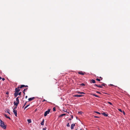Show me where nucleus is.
Wrapping results in <instances>:
<instances>
[{
  "label": "nucleus",
  "instance_id": "obj_1",
  "mask_svg": "<svg viewBox=\"0 0 130 130\" xmlns=\"http://www.w3.org/2000/svg\"><path fill=\"white\" fill-rule=\"evenodd\" d=\"M0 126L3 128L5 129L6 128V126L4 124V122L0 119Z\"/></svg>",
  "mask_w": 130,
  "mask_h": 130
},
{
  "label": "nucleus",
  "instance_id": "obj_2",
  "mask_svg": "<svg viewBox=\"0 0 130 130\" xmlns=\"http://www.w3.org/2000/svg\"><path fill=\"white\" fill-rule=\"evenodd\" d=\"M19 97H17L16 99V102H14V105H16V106H17L18 104L19 103Z\"/></svg>",
  "mask_w": 130,
  "mask_h": 130
},
{
  "label": "nucleus",
  "instance_id": "obj_3",
  "mask_svg": "<svg viewBox=\"0 0 130 130\" xmlns=\"http://www.w3.org/2000/svg\"><path fill=\"white\" fill-rule=\"evenodd\" d=\"M50 109H48V110L47 111H45V112L44 114V117H46L47 114H48L50 111Z\"/></svg>",
  "mask_w": 130,
  "mask_h": 130
},
{
  "label": "nucleus",
  "instance_id": "obj_4",
  "mask_svg": "<svg viewBox=\"0 0 130 130\" xmlns=\"http://www.w3.org/2000/svg\"><path fill=\"white\" fill-rule=\"evenodd\" d=\"M19 86H18V87L16 88L15 89V92L17 93H19V92L20 91V90L19 89Z\"/></svg>",
  "mask_w": 130,
  "mask_h": 130
},
{
  "label": "nucleus",
  "instance_id": "obj_5",
  "mask_svg": "<svg viewBox=\"0 0 130 130\" xmlns=\"http://www.w3.org/2000/svg\"><path fill=\"white\" fill-rule=\"evenodd\" d=\"M13 112L14 113L15 116L17 117V110L14 109H13Z\"/></svg>",
  "mask_w": 130,
  "mask_h": 130
},
{
  "label": "nucleus",
  "instance_id": "obj_6",
  "mask_svg": "<svg viewBox=\"0 0 130 130\" xmlns=\"http://www.w3.org/2000/svg\"><path fill=\"white\" fill-rule=\"evenodd\" d=\"M83 95L82 94H76L74 95V97H81L83 96Z\"/></svg>",
  "mask_w": 130,
  "mask_h": 130
},
{
  "label": "nucleus",
  "instance_id": "obj_7",
  "mask_svg": "<svg viewBox=\"0 0 130 130\" xmlns=\"http://www.w3.org/2000/svg\"><path fill=\"white\" fill-rule=\"evenodd\" d=\"M75 126V124L74 123H73L72 124L71 126V129H73L74 128V127Z\"/></svg>",
  "mask_w": 130,
  "mask_h": 130
},
{
  "label": "nucleus",
  "instance_id": "obj_8",
  "mask_svg": "<svg viewBox=\"0 0 130 130\" xmlns=\"http://www.w3.org/2000/svg\"><path fill=\"white\" fill-rule=\"evenodd\" d=\"M78 73L80 75H84L85 74V72H83L82 71H80L79 72H78Z\"/></svg>",
  "mask_w": 130,
  "mask_h": 130
},
{
  "label": "nucleus",
  "instance_id": "obj_9",
  "mask_svg": "<svg viewBox=\"0 0 130 130\" xmlns=\"http://www.w3.org/2000/svg\"><path fill=\"white\" fill-rule=\"evenodd\" d=\"M90 83H95V81L94 79H92L90 80Z\"/></svg>",
  "mask_w": 130,
  "mask_h": 130
},
{
  "label": "nucleus",
  "instance_id": "obj_10",
  "mask_svg": "<svg viewBox=\"0 0 130 130\" xmlns=\"http://www.w3.org/2000/svg\"><path fill=\"white\" fill-rule=\"evenodd\" d=\"M35 98L34 97H33L32 98H30L28 99V100L29 101H31L33 100L34 99H35Z\"/></svg>",
  "mask_w": 130,
  "mask_h": 130
},
{
  "label": "nucleus",
  "instance_id": "obj_11",
  "mask_svg": "<svg viewBox=\"0 0 130 130\" xmlns=\"http://www.w3.org/2000/svg\"><path fill=\"white\" fill-rule=\"evenodd\" d=\"M18 93L15 92L14 94V95L15 97H16L18 96Z\"/></svg>",
  "mask_w": 130,
  "mask_h": 130
},
{
  "label": "nucleus",
  "instance_id": "obj_12",
  "mask_svg": "<svg viewBox=\"0 0 130 130\" xmlns=\"http://www.w3.org/2000/svg\"><path fill=\"white\" fill-rule=\"evenodd\" d=\"M102 114L105 117H107L108 116V115L106 114L104 112L102 113Z\"/></svg>",
  "mask_w": 130,
  "mask_h": 130
},
{
  "label": "nucleus",
  "instance_id": "obj_13",
  "mask_svg": "<svg viewBox=\"0 0 130 130\" xmlns=\"http://www.w3.org/2000/svg\"><path fill=\"white\" fill-rule=\"evenodd\" d=\"M44 119H43L42 122L41 123V124L42 125H43L44 124Z\"/></svg>",
  "mask_w": 130,
  "mask_h": 130
},
{
  "label": "nucleus",
  "instance_id": "obj_14",
  "mask_svg": "<svg viewBox=\"0 0 130 130\" xmlns=\"http://www.w3.org/2000/svg\"><path fill=\"white\" fill-rule=\"evenodd\" d=\"M25 87V85H21L20 87L19 86L20 88H22Z\"/></svg>",
  "mask_w": 130,
  "mask_h": 130
},
{
  "label": "nucleus",
  "instance_id": "obj_15",
  "mask_svg": "<svg viewBox=\"0 0 130 130\" xmlns=\"http://www.w3.org/2000/svg\"><path fill=\"white\" fill-rule=\"evenodd\" d=\"M92 95H93V96H95V97H98V98H100V97L99 96H98L96 95H95V94H92Z\"/></svg>",
  "mask_w": 130,
  "mask_h": 130
},
{
  "label": "nucleus",
  "instance_id": "obj_16",
  "mask_svg": "<svg viewBox=\"0 0 130 130\" xmlns=\"http://www.w3.org/2000/svg\"><path fill=\"white\" fill-rule=\"evenodd\" d=\"M27 121L29 123H30L31 122V120L30 119H29L27 120Z\"/></svg>",
  "mask_w": 130,
  "mask_h": 130
},
{
  "label": "nucleus",
  "instance_id": "obj_17",
  "mask_svg": "<svg viewBox=\"0 0 130 130\" xmlns=\"http://www.w3.org/2000/svg\"><path fill=\"white\" fill-rule=\"evenodd\" d=\"M66 115V114L64 113H63L62 114H61L60 115V116H59L60 117H61L62 116H65Z\"/></svg>",
  "mask_w": 130,
  "mask_h": 130
},
{
  "label": "nucleus",
  "instance_id": "obj_18",
  "mask_svg": "<svg viewBox=\"0 0 130 130\" xmlns=\"http://www.w3.org/2000/svg\"><path fill=\"white\" fill-rule=\"evenodd\" d=\"M101 85L102 86H104L105 87V86L106 85L104 83H103L102 85Z\"/></svg>",
  "mask_w": 130,
  "mask_h": 130
},
{
  "label": "nucleus",
  "instance_id": "obj_19",
  "mask_svg": "<svg viewBox=\"0 0 130 130\" xmlns=\"http://www.w3.org/2000/svg\"><path fill=\"white\" fill-rule=\"evenodd\" d=\"M98 87L101 88H103V87L101 85H98Z\"/></svg>",
  "mask_w": 130,
  "mask_h": 130
},
{
  "label": "nucleus",
  "instance_id": "obj_20",
  "mask_svg": "<svg viewBox=\"0 0 130 130\" xmlns=\"http://www.w3.org/2000/svg\"><path fill=\"white\" fill-rule=\"evenodd\" d=\"M30 105V104H29L27 106H26L24 108V109H25L26 108H27L28 106H29Z\"/></svg>",
  "mask_w": 130,
  "mask_h": 130
},
{
  "label": "nucleus",
  "instance_id": "obj_21",
  "mask_svg": "<svg viewBox=\"0 0 130 130\" xmlns=\"http://www.w3.org/2000/svg\"><path fill=\"white\" fill-rule=\"evenodd\" d=\"M9 111H10V110L9 109H8L7 111V112L8 113H9V114H10Z\"/></svg>",
  "mask_w": 130,
  "mask_h": 130
},
{
  "label": "nucleus",
  "instance_id": "obj_22",
  "mask_svg": "<svg viewBox=\"0 0 130 130\" xmlns=\"http://www.w3.org/2000/svg\"><path fill=\"white\" fill-rule=\"evenodd\" d=\"M83 112L81 111H78V113L81 115L83 113Z\"/></svg>",
  "mask_w": 130,
  "mask_h": 130
},
{
  "label": "nucleus",
  "instance_id": "obj_23",
  "mask_svg": "<svg viewBox=\"0 0 130 130\" xmlns=\"http://www.w3.org/2000/svg\"><path fill=\"white\" fill-rule=\"evenodd\" d=\"M80 86H84L85 85L84 83H82L80 85Z\"/></svg>",
  "mask_w": 130,
  "mask_h": 130
},
{
  "label": "nucleus",
  "instance_id": "obj_24",
  "mask_svg": "<svg viewBox=\"0 0 130 130\" xmlns=\"http://www.w3.org/2000/svg\"><path fill=\"white\" fill-rule=\"evenodd\" d=\"M27 89H28V88H26V89H24L23 90V91L25 92V91H26Z\"/></svg>",
  "mask_w": 130,
  "mask_h": 130
},
{
  "label": "nucleus",
  "instance_id": "obj_25",
  "mask_svg": "<svg viewBox=\"0 0 130 130\" xmlns=\"http://www.w3.org/2000/svg\"><path fill=\"white\" fill-rule=\"evenodd\" d=\"M95 112L96 113H97V114H100V113L98 112V111H95L94 112Z\"/></svg>",
  "mask_w": 130,
  "mask_h": 130
},
{
  "label": "nucleus",
  "instance_id": "obj_26",
  "mask_svg": "<svg viewBox=\"0 0 130 130\" xmlns=\"http://www.w3.org/2000/svg\"><path fill=\"white\" fill-rule=\"evenodd\" d=\"M53 111H56V109L55 107H54L53 108Z\"/></svg>",
  "mask_w": 130,
  "mask_h": 130
},
{
  "label": "nucleus",
  "instance_id": "obj_27",
  "mask_svg": "<svg viewBox=\"0 0 130 130\" xmlns=\"http://www.w3.org/2000/svg\"><path fill=\"white\" fill-rule=\"evenodd\" d=\"M67 127H69L70 126V125H69V123H68V124H67Z\"/></svg>",
  "mask_w": 130,
  "mask_h": 130
},
{
  "label": "nucleus",
  "instance_id": "obj_28",
  "mask_svg": "<svg viewBox=\"0 0 130 130\" xmlns=\"http://www.w3.org/2000/svg\"><path fill=\"white\" fill-rule=\"evenodd\" d=\"M107 103H108V104H110V105H112V104L111 102H107Z\"/></svg>",
  "mask_w": 130,
  "mask_h": 130
},
{
  "label": "nucleus",
  "instance_id": "obj_29",
  "mask_svg": "<svg viewBox=\"0 0 130 130\" xmlns=\"http://www.w3.org/2000/svg\"><path fill=\"white\" fill-rule=\"evenodd\" d=\"M96 80L98 81H100V79L98 78H96Z\"/></svg>",
  "mask_w": 130,
  "mask_h": 130
},
{
  "label": "nucleus",
  "instance_id": "obj_30",
  "mask_svg": "<svg viewBox=\"0 0 130 130\" xmlns=\"http://www.w3.org/2000/svg\"><path fill=\"white\" fill-rule=\"evenodd\" d=\"M94 117L95 118H99V117L97 116H94Z\"/></svg>",
  "mask_w": 130,
  "mask_h": 130
},
{
  "label": "nucleus",
  "instance_id": "obj_31",
  "mask_svg": "<svg viewBox=\"0 0 130 130\" xmlns=\"http://www.w3.org/2000/svg\"><path fill=\"white\" fill-rule=\"evenodd\" d=\"M96 92L97 93H98V94H101V93L100 92H99V91H96Z\"/></svg>",
  "mask_w": 130,
  "mask_h": 130
},
{
  "label": "nucleus",
  "instance_id": "obj_32",
  "mask_svg": "<svg viewBox=\"0 0 130 130\" xmlns=\"http://www.w3.org/2000/svg\"><path fill=\"white\" fill-rule=\"evenodd\" d=\"M118 110H119V111H120L121 112H122V110L121 109H119Z\"/></svg>",
  "mask_w": 130,
  "mask_h": 130
},
{
  "label": "nucleus",
  "instance_id": "obj_33",
  "mask_svg": "<svg viewBox=\"0 0 130 130\" xmlns=\"http://www.w3.org/2000/svg\"><path fill=\"white\" fill-rule=\"evenodd\" d=\"M4 116H5V117L7 118L8 117V116H7V115L6 114H5L4 115Z\"/></svg>",
  "mask_w": 130,
  "mask_h": 130
},
{
  "label": "nucleus",
  "instance_id": "obj_34",
  "mask_svg": "<svg viewBox=\"0 0 130 130\" xmlns=\"http://www.w3.org/2000/svg\"><path fill=\"white\" fill-rule=\"evenodd\" d=\"M98 85H97V84H95L94 85V86H96L97 87H98Z\"/></svg>",
  "mask_w": 130,
  "mask_h": 130
},
{
  "label": "nucleus",
  "instance_id": "obj_35",
  "mask_svg": "<svg viewBox=\"0 0 130 130\" xmlns=\"http://www.w3.org/2000/svg\"><path fill=\"white\" fill-rule=\"evenodd\" d=\"M21 92H20L19 93H18V94L19 95H21Z\"/></svg>",
  "mask_w": 130,
  "mask_h": 130
},
{
  "label": "nucleus",
  "instance_id": "obj_36",
  "mask_svg": "<svg viewBox=\"0 0 130 130\" xmlns=\"http://www.w3.org/2000/svg\"><path fill=\"white\" fill-rule=\"evenodd\" d=\"M77 93H78L81 94V92H79L78 91L77 92Z\"/></svg>",
  "mask_w": 130,
  "mask_h": 130
},
{
  "label": "nucleus",
  "instance_id": "obj_37",
  "mask_svg": "<svg viewBox=\"0 0 130 130\" xmlns=\"http://www.w3.org/2000/svg\"><path fill=\"white\" fill-rule=\"evenodd\" d=\"M81 94H85V93L84 92H81Z\"/></svg>",
  "mask_w": 130,
  "mask_h": 130
},
{
  "label": "nucleus",
  "instance_id": "obj_38",
  "mask_svg": "<svg viewBox=\"0 0 130 130\" xmlns=\"http://www.w3.org/2000/svg\"><path fill=\"white\" fill-rule=\"evenodd\" d=\"M2 80L3 81H4V80H5V78H2Z\"/></svg>",
  "mask_w": 130,
  "mask_h": 130
},
{
  "label": "nucleus",
  "instance_id": "obj_39",
  "mask_svg": "<svg viewBox=\"0 0 130 130\" xmlns=\"http://www.w3.org/2000/svg\"><path fill=\"white\" fill-rule=\"evenodd\" d=\"M7 118H8V119H10V117H8Z\"/></svg>",
  "mask_w": 130,
  "mask_h": 130
},
{
  "label": "nucleus",
  "instance_id": "obj_40",
  "mask_svg": "<svg viewBox=\"0 0 130 130\" xmlns=\"http://www.w3.org/2000/svg\"><path fill=\"white\" fill-rule=\"evenodd\" d=\"M47 101L46 100H44H44L42 101V102H44V101Z\"/></svg>",
  "mask_w": 130,
  "mask_h": 130
},
{
  "label": "nucleus",
  "instance_id": "obj_41",
  "mask_svg": "<svg viewBox=\"0 0 130 130\" xmlns=\"http://www.w3.org/2000/svg\"><path fill=\"white\" fill-rule=\"evenodd\" d=\"M15 106H16V107H15V108H14V109H15L17 108V106H16V105H15Z\"/></svg>",
  "mask_w": 130,
  "mask_h": 130
},
{
  "label": "nucleus",
  "instance_id": "obj_42",
  "mask_svg": "<svg viewBox=\"0 0 130 130\" xmlns=\"http://www.w3.org/2000/svg\"><path fill=\"white\" fill-rule=\"evenodd\" d=\"M27 102H25V104H24V106H25L26 105V103H27Z\"/></svg>",
  "mask_w": 130,
  "mask_h": 130
},
{
  "label": "nucleus",
  "instance_id": "obj_43",
  "mask_svg": "<svg viewBox=\"0 0 130 130\" xmlns=\"http://www.w3.org/2000/svg\"><path fill=\"white\" fill-rule=\"evenodd\" d=\"M71 118L72 119H73V116H72H72L71 115Z\"/></svg>",
  "mask_w": 130,
  "mask_h": 130
},
{
  "label": "nucleus",
  "instance_id": "obj_44",
  "mask_svg": "<svg viewBox=\"0 0 130 130\" xmlns=\"http://www.w3.org/2000/svg\"><path fill=\"white\" fill-rule=\"evenodd\" d=\"M6 94H9V92H7L6 93Z\"/></svg>",
  "mask_w": 130,
  "mask_h": 130
},
{
  "label": "nucleus",
  "instance_id": "obj_45",
  "mask_svg": "<svg viewBox=\"0 0 130 130\" xmlns=\"http://www.w3.org/2000/svg\"><path fill=\"white\" fill-rule=\"evenodd\" d=\"M46 127H45V128H43V130H45V129H46Z\"/></svg>",
  "mask_w": 130,
  "mask_h": 130
},
{
  "label": "nucleus",
  "instance_id": "obj_46",
  "mask_svg": "<svg viewBox=\"0 0 130 130\" xmlns=\"http://www.w3.org/2000/svg\"><path fill=\"white\" fill-rule=\"evenodd\" d=\"M110 85L112 86H115L114 85L112 84H110Z\"/></svg>",
  "mask_w": 130,
  "mask_h": 130
},
{
  "label": "nucleus",
  "instance_id": "obj_47",
  "mask_svg": "<svg viewBox=\"0 0 130 130\" xmlns=\"http://www.w3.org/2000/svg\"><path fill=\"white\" fill-rule=\"evenodd\" d=\"M27 96H25V98L26 99H27Z\"/></svg>",
  "mask_w": 130,
  "mask_h": 130
},
{
  "label": "nucleus",
  "instance_id": "obj_48",
  "mask_svg": "<svg viewBox=\"0 0 130 130\" xmlns=\"http://www.w3.org/2000/svg\"><path fill=\"white\" fill-rule=\"evenodd\" d=\"M123 114H124V115H125V112L124 111H123Z\"/></svg>",
  "mask_w": 130,
  "mask_h": 130
},
{
  "label": "nucleus",
  "instance_id": "obj_49",
  "mask_svg": "<svg viewBox=\"0 0 130 130\" xmlns=\"http://www.w3.org/2000/svg\"><path fill=\"white\" fill-rule=\"evenodd\" d=\"M100 78L101 79H102V78L101 77H100Z\"/></svg>",
  "mask_w": 130,
  "mask_h": 130
},
{
  "label": "nucleus",
  "instance_id": "obj_50",
  "mask_svg": "<svg viewBox=\"0 0 130 130\" xmlns=\"http://www.w3.org/2000/svg\"><path fill=\"white\" fill-rule=\"evenodd\" d=\"M23 93H24V95L25 94V92L23 91Z\"/></svg>",
  "mask_w": 130,
  "mask_h": 130
},
{
  "label": "nucleus",
  "instance_id": "obj_51",
  "mask_svg": "<svg viewBox=\"0 0 130 130\" xmlns=\"http://www.w3.org/2000/svg\"><path fill=\"white\" fill-rule=\"evenodd\" d=\"M2 79L1 77H0V80L1 79Z\"/></svg>",
  "mask_w": 130,
  "mask_h": 130
},
{
  "label": "nucleus",
  "instance_id": "obj_52",
  "mask_svg": "<svg viewBox=\"0 0 130 130\" xmlns=\"http://www.w3.org/2000/svg\"><path fill=\"white\" fill-rule=\"evenodd\" d=\"M28 87V86H27V85H26V86H25V87Z\"/></svg>",
  "mask_w": 130,
  "mask_h": 130
},
{
  "label": "nucleus",
  "instance_id": "obj_53",
  "mask_svg": "<svg viewBox=\"0 0 130 130\" xmlns=\"http://www.w3.org/2000/svg\"><path fill=\"white\" fill-rule=\"evenodd\" d=\"M69 120H71V119L70 118V119H69Z\"/></svg>",
  "mask_w": 130,
  "mask_h": 130
},
{
  "label": "nucleus",
  "instance_id": "obj_54",
  "mask_svg": "<svg viewBox=\"0 0 130 130\" xmlns=\"http://www.w3.org/2000/svg\"><path fill=\"white\" fill-rule=\"evenodd\" d=\"M24 106H23V108L24 107Z\"/></svg>",
  "mask_w": 130,
  "mask_h": 130
},
{
  "label": "nucleus",
  "instance_id": "obj_55",
  "mask_svg": "<svg viewBox=\"0 0 130 130\" xmlns=\"http://www.w3.org/2000/svg\"><path fill=\"white\" fill-rule=\"evenodd\" d=\"M24 106H23V108L24 107Z\"/></svg>",
  "mask_w": 130,
  "mask_h": 130
}]
</instances>
